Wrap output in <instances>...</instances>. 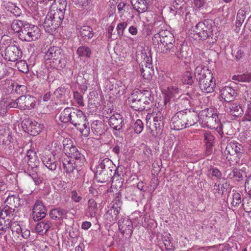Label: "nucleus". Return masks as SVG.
Segmentation results:
<instances>
[{
  "label": "nucleus",
  "instance_id": "nucleus-1",
  "mask_svg": "<svg viewBox=\"0 0 251 251\" xmlns=\"http://www.w3.org/2000/svg\"><path fill=\"white\" fill-rule=\"evenodd\" d=\"M154 27L157 33L153 36L152 41L157 52L176 56L181 60L188 57V47L183 44L176 43L173 34L164 29L163 22H155Z\"/></svg>",
  "mask_w": 251,
  "mask_h": 251
},
{
  "label": "nucleus",
  "instance_id": "nucleus-2",
  "mask_svg": "<svg viewBox=\"0 0 251 251\" xmlns=\"http://www.w3.org/2000/svg\"><path fill=\"white\" fill-rule=\"evenodd\" d=\"M194 76L202 92L210 93L214 91L216 83L213 80V74L210 70L202 65H199L195 69Z\"/></svg>",
  "mask_w": 251,
  "mask_h": 251
},
{
  "label": "nucleus",
  "instance_id": "nucleus-3",
  "mask_svg": "<svg viewBox=\"0 0 251 251\" xmlns=\"http://www.w3.org/2000/svg\"><path fill=\"white\" fill-rule=\"evenodd\" d=\"M198 121L197 114L187 111V109L176 113L171 118L172 128L179 130L192 126Z\"/></svg>",
  "mask_w": 251,
  "mask_h": 251
},
{
  "label": "nucleus",
  "instance_id": "nucleus-4",
  "mask_svg": "<svg viewBox=\"0 0 251 251\" xmlns=\"http://www.w3.org/2000/svg\"><path fill=\"white\" fill-rule=\"evenodd\" d=\"M45 57L51 67L60 70L65 67L66 61L63 50L58 47H50L47 51Z\"/></svg>",
  "mask_w": 251,
  "mask_h": 251
},
{
  "label": "nucleus",
  "instance_id": "nucleus-5",
  "mask_svg": "<svg viewBox=\"0 0 251 251\" xmlns=\"http://www.w3.org/2000/svg\"><path fill=\"white\" fill-rule=\"evenodd\" d=\"M37 157L36 152L32 150H29L24 159L27 161L28 175L31 177L36 184H39L42 182V178L39 175V161Z\"/></svg>",
  "mask_w": 251,
  "mask_h": 251
},
{
  "label": "nucleus",
  "instance_id": "nucleus-6",
  "mask_svg": "<svg viewBox=\"0 0 251 251\" xmlns=\"http://www.w3.org/2000/svg\"><path fill=\"white\" fill-rule=\"evenodd\" d=\"M213 22L210 20H205L199 22L193 29L194 35H197L200 39L205 40L213 35Z\"/></svg>",
  "mask_w": 251,
  "mask_h": 251
},
{
  "label": "nucleus",
  "instance_id": "nucleus-7",
  "mask_svg": "<svg viewBox=\"0 0 251 251\" xmlns=\"http://www.w3.org/2000/svg\"><path fill=\"white\" fill-rule=\"evenodd\" d=\"M20 33L19 39L27 42L38 40L41 36L39 28L35 25L26 23Z\"/></svg>",
  "mask_w": 251,
  "mask_h": 251
},
{
  "label": "nucleus",
  "instance_id": "nucleus-8",
  "mask_svg": "<svg viewBox=\"0 0 251 251\" xmlns=\"http://www.w3.org/2000/svg\"><path fill=\"white\" fill-rule=\"evenodd\" d=\"M5 205L1 210V215L14 217L16 214V209L21 205V200L18 195L8 196L5 201Z\"/></svg>",
  "mask_w": 251,
  "mask_h": 251
},
{
  "label": "nucleus",
  "instance_id": "nucleus-9",
  "mask_svg": "<svg viewBox=\"0 0 251 251\" xmlns=\"http://www.w3.org/2000/svg\"><path fill=\"white\" fill-rule=\"evenodd\" d=\"M24 130L32 136L38 135L43 129L44 126L30 118H25L22 122Z\"/></svg>",
  "mask_w": 251,
  "mask_h": 251
},
{
  "label": "nucleus",
  "instance_id": "nucleus-10",
  "mask_svg": "<svg viewBox=\"0 0 251 251\" xmlns=\"http://www.w3.org/2000/svg\"><path fill=\"white\" fill-rule=\"evenodd\" d=\"M64 172L66 173L70 180H74L78 177L80 167L75 165V163L70 158L64 159L63 161Z\"/></svg>",
  "mask_w": 251,
  "mask_h": 251
},
{
  "label": "nucleus",
  "instance_id": "nucleus-11",
  "mask_svg": "<svg viewBox=\"0 0 251 251\" xmlns=\"http://www.w3.org/2000/svg\"><path fill=\"white\" fill-rule=\"evenodd\" d=\"M2 55L6 60L14 62L22 57V51L19 47L11 44L6 48Z\"/></svg>",
  "mask_w": 251,
  "mask_h": 251
},
{
  "label": "nucleus",
  "instance_id": "nucleus-12",
  "mask_svg": "<svg viewBox=\"0 0 251 251\" xmlns=\"http://www.w3.org/2000/svg\"><path fill=\"white\" fill-rule=\"evenodd\" d=\"M154 126L155 128V131L151 130L152 135L154 136H157L162 134L164 124H165V116L161 111L157 110L153 113Z\"/></svg>",
  "mask_w": 251,
  "mask_h": 251
},
{
  "label": "nucleus",
  "instance_id": "nucleus-13",
  "mask_svg": "<svg viewBox=\"0 0 251 251\" xmlns=\"http://www.w3.org/2000/svg\"><path fill=\"white\" fill-rule=\"evenodd\" d=\"M245 150L243 146L235 141H231L228 142L225 150V154L230 156H235L240 157L244 153Z\"/></svg>",
  "mask_w": 251,
  "mask_h": 251
},
{
  "label": "nucleus",
  "instance_id": "nucleus-14",
  "mask_svg": "<svg viewBox=\"0 0 251 251\" xmlns=\"http://www.w3.org/2000/svg\"><path fill=\"white\" fill-rule=\"evenodd\" d=\"M47 210L43 201L37 200L32 208V218L34 221H39L44 219L47 213Z\"/></svg>",
  "mask_w": 251,
  "mask_h": 251
},
{
  "label": "nucleus",
  "instance_id": "nucleus-15",
  "mask_svg": "<svg viewBox=\"0 0 251 251\" xmlns=\"http://www.w3.org/2000/svg\"><path fill=\"white\" fill-rule=\"evenodd\" d=\"M19 109L20 110L31 109L35 105V98L30 95L21 96L18 98Z\"/></svg>",
  "mask_w": 251,
  "mask_h": 251
},
{
  "label": "nucleus",
  "instance_id": "nucleus-16",
  "mask_svg": "<svg viewBox=\"0 0 251 251\" xmlns=\"http://www.w3.org/2000/svg\"><path fill=\"white\" fill-rule=\"evenodd\" d=\"M206 126L211 129H215L221 136L224 135L223 125L218 117V114L210 118H204Z\"/></svg>",
  "mask_w": 251,
  "mask_h": 251
},
{
  "label": "nucleus",
  "instance_id": "nucleus-17",
  "mask_svg": "<svg viewBox=\"0 0 251 251\" xmlns=\"http://www.w3.org/2000/svg\"><path fill=\"white\" fill-rule=\"evenodd\" d=\"M108 124L115 130H120L125 124V120L122 115L116 113L109 119Z\"/></svg>",
  "mask_w": 251,
  "mask_h": 251
},
{
  "label": "nucleus",
  "instance_id": "nucleus-18",
  "mask_svg": "<svg viewBox=\"0 0 251 251\" xmlns=\"http://www.w3.org/2000/svg\"><path fill=\"white\" fill-rule=\"evenodd\" d=\"M181 93V89L176 86L169 87L167 91L164 96V103L166 104L171 100L175 101V100L179 99V97Z\"/></svg>",
  "mask_w": 251,
  "mask_h": 251
},
{
  "label": "nucleus",
  "instance_id": "nucleus-19",
  "mask_svg": "<svg viewBox=\"0 0 251 251\" xmlns=\"http://www.w3.org/2000/svg\"><path fill=\"white\" fill-rule=\"evenodd\" d=\"M119 229L121 233L130 235L132 233V222L126 218H122L118 221Z\"/></svg>",
  "mask_w": 251,
  "mask_h": 251
},
{
  "label": "nucleus",
  "instance_id": "nucleus-20",
  "mask_svg": "<svg viewBox=\"0 0 251 251\" xmlns=\"http://www.w3.org/2000/svg\"><path fill=\"white\" fill-rule=\"evenodd\" d=\"M86 116L81 110L74 108L70 123L77 127V126H80L81 123H84L86 121Z\"/></svg>",
  "mask_w": 251,
  "mask_h": 251
},
{
  "label": "nucleus",
  "instance_id": "nucleus-21",
  "mask_svg": "<svg viewBox=\"0 0 251 251\" xmlns=\"http://www.w3.org/2000/svg\"><path fill=\"white\" fill-rule=\"evenodd\" d=\"M225 111L233 116L239 117L243 115L244 111L238 103L227 102L225 104Z\"/></svg>",
  "mask_w": 251,
  "mask_h": 251
},
{
  "label": "nucleus",
  "instance_id": "nucleus-22",
  "mask_svg": "<svg viewBox=\"0 0 251 251\" xmlns=\"http://www.w3.org/2000/svg\"><path fill=\"white\" fill-rule=\"evenodd\" d=\"M204 142L206 146L205 153L207 155L211 154L214 144L215 141V137L209 131H205L203 134Z\"/></svg>",
  "mask_w": 251,
  "mask_h": 251
},
{
  "label": "nucleus",
  "instance_id": "nucleus-23",
  "mask_svg": "<svg viewBox=\"0 0 251 251\" xmlns=\"http://www.w3.org/2000/svg\"><path fill=\"white\" fill-rule=\"evenodd\" d=\"M55 21H56L55 19L50 17V16L47 14L43 23V27L47 32L53 34L59 27L60 24H57Z\"/></svg>",
  "mask_w": 251,
  "mask_h": 251
},
{
  "label": "nucleus",
  "instance_id": "nucleus-24",
  "mask_svg": "<svg viewBox=\"0 0 251 251\" xmlns=\"http://www.w3.org/2000/svg\"><path fill=\"white\" fill-rule=\"evenodd\" d=\"M220 93L221 97L227 102H229L234 100L236 94L235 90L230 86L223 87L221 89Z\"/></svg>",
  "mask_w": 251,
  "mask_h": 251
},
{
  "label": "nucleus",
  "instance_id": "nucleus-25",
  "mask_svg": "<svg viewBox=\"0 0 251 251\" xmlns=\"http://www.w3.org/2000/svg\"><path fill=\"white\" fill-rule=\"evenodd\" d=\"M125 85L121 81H116L109 86L110 94L116 97H119L123 95L125 93Z\"/></svg>",
  "mask_w": 251,
  "mask_h": 251
},
{
  "label": "nucleus",
  "instance_id": "nucleus-26",
  "mask_svg": "<svg viewBox=\"0 0 251 251\" xmlns=\"http://www.w3.org/2000/svg\"><path fill=\"white\" fill-rule=\"evenodd\" d=\"M44 165L50 170L54 171L56 169L57 163L52 154H44L42 158Z\"/></svg>",
  "mask_w": 251,
  "mask_h": 251
},
{
  "label": "nucleus",
  "instance_id": "nucleus-27",
  "mask_svg": "<svg viewBox=\"0 0 251 251\" xmlns=\"http://www.w3.org/2000/svg\"><path fill=\"white\" fill-rule=\"evenodd\" d=\"M140 67L141 75L143 78L148 80H150L152 78L153 70L152 69V64L149 62L148 58L146 62L145 66L142 65V67L140 66Z\"/></svg>",
  "mask_w": 251,
  "mask_h": 251
},
{
  "label": "nucleus",
  "instance_id": "nucleus-28",
  "mask_svg": "<svg viewBox=\"0 0 251 251\" xmlns=\"http://www.w3.org/2000/svg\"><path fill=\"white\" fill-rule=\"evenodd\" d=\"M91 130L96 136H100L106 131V126L100 121H94L91 124Z\"/></svg>",
  "mask_w": 251,
  "mask_h": 251
},
{
  "label": "nucleus",
  "instance_id": "nucleus-29",
  "mask_svg": "<svg viewBox=\"0 0 251 251\" xmlns=\"http://www.w3.org/2000/svg\"><path fill=\"white\" fill-rule=\"evenodd\" d=\"M115 167V165L109 158H105L102 159L98 165L96 166V170L108 171L112 173V170Z\"/></svg>",
  "mask_w": 251,
  "mask_h": 251
},
{
  "label": "nucleus",
  "instance_id": "nucleus-30",
  "mask_svg": "<svg viewBox=\"0 0 251 251\" xmlns=\"http://www.w3.org/2000/svg\"><path fill=\"white\" fill-rule=\"evenodd\" d=\"M120 211L116 209V208L109 207V209L104 214V218L108 224H113L116 222L117 216Z\"/></svg>",
  "mask_w": 251,
  "mask_h": 251
},
{
  "label": "nucleus",
  "instance_id": "nucleus-31",
  "mask_svg": "<svg viewBox=\"0 0 251 251\" xmlns=\"http://www.w3.org/2000/svg\"><path fill=\"white\" fill-rule=\"evenodd\" d=\"M133 8L140 13L146 11L148 8L149 3L151 1L146 0H130Z\"/></svg>",
  "mask_w": 251,
  "mask_h": 251
},
{
  "label": "nucleus",
  "instance_id": "nucleus-32",
  "mask_svg": "<svg viewBox=\"0 0 251 251\" xmlns=\"http://www.w3.org/2000/svg\"><path fill=\"white\" fill-rule=\"evenodd\" d=\"M98 211L97 203L93 199L88 201V206L85 210V215L88 217H95Z\"/></svg>",
  "mask_w": 251,
  "mask_h": 251
},
{
  "label": "nucleus",
  "instance_id": "nucleus-33",
  "mask_svg": "<svg viewBox=\"0 0 251 251\" xmlns=\"http://www.w3.org/2000/svg\"><path fill=\"white\" fill-rule=\"evenodd\" d=\"M51 226L52 223L50 221L45 220L37 224L35 230L37 232L43 235L48 232Z\"/></svg>",
  "mask_w": 251,
  "mask_h": 251
},
{
  "label": "nucleus",
  "instance_id": "nucleus-34",
  "mask_svg": "<svg viewBox=\"0 0 251 251\" xmlns=\"http://www.w3.org/2000/svg\"><path fill=\"white\" fill-rule=\"evenodd\" d=\"M0 233H2L9 228L14 217L0 214Z\"/></svg>",
  "mask_w": 251,
  "mask_h": 251
},
{
  "label": "nucleus",
  "instance_id": "nucleus-35",
  "mask_svg": "<svg viewBox=\"0 0 251 251\" xmlns=\"http://www.w3.org/2000/svg\"><path fill=\"white\" fill-rule=\"evenodd\" d=\"M172 6L176 10V12L179 15H182L185 12L186 16L188 14V12H186L187 6L184 0H175L173 3Z\"/></svg>",
  "mask_w": 251,
  "mask_h": 251
},
{
  "label": "nucleus",
  "instance_id": "nucleus-36",
  "mask_svg": "<svg viewBox=\"0 0 251 251\" xmlns=\"http://www.w3.org/2000/svg\"><path fill=\"white\" fill-rule=\"evenodd\" d=\"M65 12H62L61 10H58L56 9L51 8L50 7V9L48 14L50 17H52L53 19H55L56 23L57 24H60L62 23L63 20L64 19Z\"/></svg>",
  "mask_w": 251,
  "mask_h": 251
},
{
  "label": "nucleus",
  "instance_id": "nucleus-37",
  "mask_svg": "<svg viewBox=\"0 0 251 251\" xmlns=\"http://www.w3.org/2000/svg\"><path fill=\"white\" fill-rule=\"evenodd\" d=\"M112 174L109 173L108 171L96 170L95 177L98 181L100 183H104L110 180Z\"/></svg>",
  "mask_w": 251,
  "mask_h": 251
},
{
  "label": "nucleus",
  "instance_id": "nucleus-38",
  "mask_svg": "<svg viewBox=\"0 0 251 251\" xmlns=\"http://www.w3.org/2000/svg\"><path fill=\"white\" fill-rule=\"evenodd\" d=\"M244 171L236 167L232 168L227 177L230 179H235L238 181H241L244 179Z\"/></svg>",
  "mask_w": 251,
  "mask_h": 251
},
{
  "label": "nucleus",
  "instance_id": "nucleus-39",
  "mask_svg": "<svg viewBox=\"0 0 251 251\" xmlns=\"http://www.w3.org/2000/svg\"><path fill=\"white\" fill-rule=\"evenodd\" d=\"M73 109V107H68L64 109L61 113L59 117V120L61 122L64 123L70 122Z\"/></svg>",
  "mask_w": 251,
  "mask_h": 251
},
{
  "label": "nucleus",
  "instance_id": "nucleus-40",
  "mask_svg": "<svg viewBox=\"0 0 251 251\" xmlns=\"http://www.w3.org/2000/svg\"><path fill=\"white\" fill-rule=\"evenodd\" d=\"M26 22H24L21 20H14L11 24V29L15 32L18 34V37H19L20 33L22 30H23L25 25L26 24Z\"/></svg>",
  "mask_w": 251,
  "mask_h": 251
},
{
  "label": "nucleus",
  "instance_id": "nucleus-41",
  "mask_svg": "<svg viewBox=\"0 0 251 251\" xmlns=\"http://www.w3.org/2000/svg\"><path fill=\"white\" fill-rule=\"evenodd\" d=\"M162 240L165 247V249L168 251H174L175 247L171 241L172 238L170 234L165 233L162 235Z\"/></svg>",
  "mask_w": 251,
  "mask_h": 251
},
{
  "label": "nucleus",
  "instance_id": "nucleus-42",
  "mask_svg": "<svg viewBox=\"0 0 251 251\" xmlns=\"http://www.w3.org/2000/svg\"><path fill=\"white\" fill-rule=\"evenodd\" d=\"M66 214V211L65 209L58 208L53 209L50 211V216L53 220H61L63 216Z\"/></svg>",
  "mask_w": 251,
  "mask_h": 251
},
{
  "label": "nucleus",
  "instance_id": "nucleus-43",
  "mask_svg": "<svg viewBox=\"0 0 251 251\" xmlns=\"http://www.w3.org/2000/svg\"><path fill=\"white\" fill-rule=\"evenodd\" d=\"M76 53L79 57L90 58L92 54V51L89 47L85 45L79 47Z\"/></svg>",
  "mask_w": 251,
  "mask_h": 251
},
{
  "label": "nucleus",
  "instance_id": "nucleus-44",
  "mask_svg": "<svg viewBox=\"0 0 251 251\" xmlns=\"http://www.w3.org/2000/svg\"><path fill=\"white\" fill-rule=\"evenodd\" d=\"M129 105L134 110L142 111L145 109L149 104L148 101L141 100L134 103H129Z\"/></svg>",
  "mask_w": 251,
  "mask_h": 251
},
{
  "label": "nucleus",
  "instance_id": "nucleus-45",
  "mask_svg": "<svg viewBox=\"0 0 251 251\" xmlns=\"http://www.w3.org/2000/svg\"><path fill=\"white\" fill-rule=\"evenodd\" d=\"M80 35L85 39H91L94 36L93 29L90 26H83L80 31Z\"/></svg>",
  "mask_w": 251,
  "mask_h": 251
},
{
  "label": "nucleus",
  "instance_id": "nucleus-46",
  "mask_svg": "<svg viewBox=\"0 0 251 251\" xmlns=\"http://www.w3.org/2000/svg\"><path fill=\"white\" fill-rule=\"evenodd\" d=\"M67 5V3L66 0H54L53 3L50 6V7L65 12Z\"/></svg>",
  "mask_w": 251,
  "mask_h": 251
},
{
  "label": "nucleus",
  "instance_id": "nucleus-47",
  "mask_svg": "<svg viewBox=\"0 0 251 251\" xmlns=\"http://www.w3.org/2000/svg\"><path fill=\"white\" fill-rule=\"evenodd\" d=\"M70 159L73 160V161L75 163V165L79 166L80 167L84 165L85 161L84 155L81 153L79 151L75 154H73V156H72Z\"/></svg>",
  "mask_w": 251,
  "mask_h": 251
},
{
  "label": "nucleus",
  "instance_id": "nucleus-48",
  "mask_svg": "<svg viewBox=\"0 0 251 251\" xmlns=\"http://www.w3.org/2000/svg\"><path fill=\"white\" fill-rule=\"evenodd\" d=\"M201 228L203 229V232L207 235L212 236L216 231V227L214 224L209 223L208 224H202Z\"/></svg>",
  "mask_w": 251,
  "mask_h": 251
},
{
  "label": "nucleus",
  "instance_id": "nucleus-49",
  "mask_svg": "<svg viewBox=\"0 0 251 251\" xmlns=\"http://www.w3.org/2000/svg\"><path fill=\"white\" fill-rule=\"evenodd\" d=\"M122 195L121 193L119 192L116 193L115 195V197L112 202V205L111 207L116 208V209L120 211L121 209V207L123 204L122 201L121 200Z\"/></svg>",
  "mask_w": 251,
  "mask_h": 251
},
{
  "label": "nucleus",
  "instance_id": "nucleus-50",
  "mask_svg": "<svg viewBox=\"0 0 251 251\" xmlns=\"http://www.w3.org/2000/svg\"><path fill=\"white\" fill-rule=\"evenodd\" d=\"M201 116L203 118V121H204V118H210L213 116H216L217 114V109L212 107L207 108L202 110L200 112Z\"/></svg>",
  "mask_w": 251,
  "mask_h": 251
},
{
  "label": "nucleus",
  "instance_id": "nucleus-51",
  "mask_svg": "<svg viewBox=\"0 0 251 251\" xmlns=\"http://www.w3.org/2000/svg\"><path fill=\"white\" fill-rule=\"evenodd\" d=\"M193 95L191 93H187L186 95H182L179 97V100H183V104L185 107H188V106H191L193 104Z\"/></svg>",
  "mask_w": 251,
  "mask_h": 251
},
{
  "label": "nucleus",
  "instance_id": "nucleus-52",
  "mask_svg": "<svg viewBox=\"0 0 251 251\" xmlns=\"http://www.w3.org/2000/svg\"><path fill=\"white\" fill-rule=\"evenodd\" d=\"M194 75V74H193L192 72L186 71L183 75L182 78L183 83L192 85L194 84L195 80L193 76Z\"/></svg>",
  "mask_w": 251,
  "mask_h": 251
},
{
  "label": "nucleus",
  "instance_id": "nucleus-53",
  "mask_svg": "<svg viewBox=\"0 0 251 251\" xmlns=\"http://www.w3.org/2000/svg\"><path fill=\"white\" fill-rule=\"evenodd\" d=\"M250 12V9L249 5H245L243 8L240 9L237 15V19H239L240 21H244L246 19V15H249Z\"/></svg>",
  "mask_w": 251,
  "mask_h": 251
},
{
  "label": "nucleus",
  "instance_id": "nucleus-54",
  "mask_svg": "<svg viewBox=\"0 0 251 251\" xmlns=\"http://www.w3.org/2000/svg\"><path fill=\"white\" fill-rule=\"evenodd\" d=\"M232 79L238 81L249 82L251 80V73L237 75H234L232 76Z\"/></svg>",
  "mask_w": 251,
  "mask_h": 251
},
{
  "label": "nucleus",
  "instance_id": "nucleus-55",
  "mask_svg": "<svg viewBox=\"0 0 251 251\" xmlns=\"http://www.w3.org/2000/svg\"><path fill=\"white\" fill-rule=\"evenodd\" d=\"M82 126L80 127L77 126L76 127L79 130L81 134L86 137L89 136L90 132V126L89 123H87V121H85L84 123H81Z\"/></svg>",
  "mask_w": 251,
  "mask_h": 251
},
{
  "label": "nucleus",
  "instance_id": "nucleus-56",
  "mask_svg": "<svg viewBox=\"0 0 251 251\" xmlns=\"http://www.w3.org/2000/svg\"><path fill=\"white\" fill-rule=\"evenodd\" d=\"M207 176L211 178H215L219 179L222 177V173L217 168H211L208 170Z\"/></svg>",
  "mask_w": 251,
  "mask_h": 251
},
{
  "label": "nucleus",
  "instance_id": "nucleus-57",
  "mask_svg": "<svg viewBox=\"0 0 251 251\" xmlns=\"http://www.w3.org/2000/svg\"><path fill=\"white\" fill-rule=\"evenodd\" d=\"M10 228H11L12 233L13 234L15 233L17 237L19 238L23 228L19 223L16 221H12Z\"/></svg>",
  "mask_w": 251,
  "mask_h": 251
},
{
  "label": "nucleus",
  "instance_id": "nucleus-58",
  "mask_svg": "<svg viewBox=\"0 0 251 251\" xmlns=\"http://www.w3.org/2000/svg\"><path fill=\"white\" fill-rule=\"evenodd\" d=\"M111 185L112 186L117 187H121L122 186L124 182V178L120 177L119 176L113 175L111 177Z\"/></svg>",
  "mask_w": 251,
  "mask_h": 251
},
{
  "label": "nucleus",
  "instance_id": "nucleus-59",
  "mask_svg": "<svg viewBox=\"0 0 251 251\" xmlns=\"http://www.w3.org/2000/svg\"><path fill=\"white\" fill-rule=\"evenodd\" d=\"M140 94L142 97V100L148 101L149 104L153 100L151 91L149 90H140Z\"/></svg>",
  "mask_w": 251,
  "mask_h": 251
},
{
  "label": "nucleus",
  "instance_id": "nucleus-60",
  "mask_svg": "<svg viewBox=\"0 0 251 251\" xmlns=\"http://www.w3.org/2000/svg\"><path fill=\"white\" fill-rule=\"evenodd\" d=\"M243 122H251V100L247 102V108L242 118Z\"/></svg>",
  "mask_w": 251,
  "mask_h": 251
},
{
  "label": "nucleus",
  "instance_id": "nucleus-61",
  "mask_svg": "<svg viewBox=\"0 0 251 251\" xmlns=\"http://www.w3.org/2000/svg\"><path fill=\"white\" fill-rule=\"evenodd\" d=\"M142 97L140 94V90H137L133 91L131 96L128 98V102H136L142 100Z\"/></svg>",
  "mask_w": 251,
  "mask_h": 251
},
{
  "label": "nucleus",
  "instance_id": "nucleus-62",
  "mask_svg": "<svg viewBox=\"0 0 251 251\" xmlns=\"http://www.w3.org/2000/svg\"><path fill=\"white\" fill-rule=\"evenodd\" d=\"M134 131L135 133L140 134L144 128V125L142 121L140 120H137L132 126Z\"/></svg>",
  "mask_w": 251,
  "mask_h": 251
},
{
  "label": "nucleus",
  "instance_id": "nucleus-63",
  "mask_svg": "<svg viewBox=\"0 0 251 251\" xmlns=\"http://www.w3.org/2000/svg\"><path fill=\"white\" fill-rule=\"evenodd\" d=\"M218 251H238L236 245H232L231 246L229 244L220 245Z\"/></svg>",
  "mask_w": 251,
  "mask_h": 251
},
{
  "label": "nucleus",
  "instance_id": "nucleus-64",
  "mask_svg": "<svg viewBox=\"0 0 251 251\" xmlns=\"http://www.w3.org/2000/svg\"><path fill=\"white\" fill-rule=\"evenodd\" d=\"M242 206L246 212H251V197L243 199Z\"/></svg>",
  "mask_w": 251,
  "mask_h": 251
}]
</instances>
